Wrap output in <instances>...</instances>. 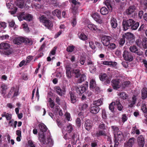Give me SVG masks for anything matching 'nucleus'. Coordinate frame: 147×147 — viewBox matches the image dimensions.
<instances>
[{"label":"nucleus","mask_w":147,"mask_h":147,"mask_svg":"<svg viewBox=\"0 0 147 147\" xmlns=\"http://www.w3.org/2000/svg\"><path fill=\"white\" fill-rule=\"evenodd\" d=\"M79 36L82 40H85L88 39L87 36L83 33H80V34H79Z\"/></svg>","instance_id":"obj_47"},{"label":"nucleus","mask_w":147,"mask_h":147,"mask_svg":"<svg viewBox=\"0 0 147 147\" xmlns=\"http://www.w3.org/2000/svg\"><path fill=\"white\" fill-rule=\"evenodd\" d=\"M144 11L142 10L139 11L138 13V16L140 19H142L144 15Z\"/></svg>","instance_id":"obj_57"},{"label":"nucleus","mask_w":147,"mask_h":147,"mask_svg":"<svg viewBox=\"0 0 147 147\" xmlns=\"http://www.w3.org/2000/svg\"><path fill=\"white\" fill-rule=\"evenodd\" d=\"M136 7L134 6H131L126 10V13L127 15L128 16H131L135 11Z\"/></svg>","instance_id":"obj_13"},{"label":"nucleus","mask_w":147,"mask_h":147,"mask_svg":"<svg viewBox=\"0 0 147 147\" xmlns=\"http://www.w3.org/2000/svg\"><path fill=\"white\" fill-rule=\"evenodd\" d=\"M141 110L144 113V116L145 114H147V108L146 105L144 104L142 105Z\"/></svg>","instance_id":"obj_46"},{"label":"nucleus","mask_w":147,"mask_h":147,"mask_svg":"<svg viewBox=\"0 0 147 147\" xmlns=\"http://www.w3.org/2000/svg\"><path fill=\"white\" fill-rule=\"evenodd\" d=\"M39 138L40 142L44 144H47V143L45 138V136L44 133L39 135Z\"/></svg>","instance_id":"obj_25"},{"label":"nucleus","mask_w":147,"mask_h":147,"mask_svg":"<svg viewBox=\"0 0 147 147\" xmlns=\"http://www.w3.org/2000/svg\"><path fill=\"white\" fill-rule=\"evenodd\" d=\"M129 49L130 51L132 53H135L138 51V49L136 46L134 45L130 47Z\"/></svg>","instance_id":"obj_45"},{"label":"nucleus","mask_w":147,"mask_h":147,"mask_svg":"<svg viewBox=\"0 0 147 147\" xmlns=\"http://www.w3.org/2000/svg\"><path fill=\"white\" fill-rule=\"evenodd\" d=\"M90 71L91 73H94L96 70V68L93 65H92L90 67Z\"/></svg>","instance_id":"obj_58"},{"label":"nucleus","mask_w":147,"mask_h":147,"mask_svg":"<svg viewBox=\"0 0 147 147\" xmlns=\"http://www.w3.org/2000/svg\"><path fill=\"white\" fill-rule=\"evenodd\" d=\"M50 14V13H48L47 16L42 15L40 16L39 18V20L41 23L47 29L51 30L53 26V22L51 20V16H50L49 15Z\"/></svg>","instance_id":"obj_1"},{"label":"nucleus","mask_w":147,"mask_h":147,"mask_svg":"<svg viewBox=\"0 0 147 147\" xmlns=\"http://www.w3.org/2000/svg\"><path fill=\"white\" fill-rule=\"evenodd\" d=\"M131 82L129 81H126L124 82L122 84L121 88L122 89H124L126 88L129 87Z\"/></svg>","instance_id":"obj_23"},{"label":"nucleus","mask_w":147,"mask_h":147,"mask_svg":"<svg viewBox=\"0 0 147 147\" xmlns=\"http://www.w3.org/2000/svg\"><path fill=\"white\" fill-rule=\"evenodd\" d=\"M92 17L97 22L100 24L102 23V20L99 15L98 13H94L92 15Z\"/></svg>","instance_id":"obj_17"},{"label":"nucleus","mask_w":147,"mask_h":147,"mask_svg":"<svg viewBox=\"0 0 147 147\" xmlns=\"http://www.w3.org/2000/svg\"><path fill=\"white\" fill-rule=\"evenodd\" d=\"M135 23V21L131 19L128 20L124 19L122 22L123 30L125 31L129 29L131 26Z\"/></svg>","instance_id":"obj_3"},{"label":"nucleus","mask_w":147,"mask_h":147,"mask_svg":"<svg viewBox=\"0 0 147 147\" xmlns=\"http://www.w3.org/2000/svg\"><path fill=\"white\" fill-rule=\"evenodd\" d=\"M71 72L72 73L74 74L75 77L76 78H79L81 75L80 70L78 69H73Z\"/></svg>","instance_id":"obj_22"},{"label":"nucleus","mask_w":147,"mask_h":147,"mask_svg":"<svg viewBox=\"0 0 147 147\" xmlns=\"http://www.w3.org/2000/svg\"><path fill=\"white\" fill-rule=\"evenodd\" d=\"M55 90L57 93L59 95L62 96L63 94L65 93V91L63 89H62L59 86H56L55 87Z\"/></svg>","instance_id":"obj_18"},{"label":"nucleus","mask_w":147,"mask_h":147,"mask_svg":"<svg viewBox=\"0 0 147 147\" xmlns=\"http://www.w3.org/2000/svg\"><path fill=\"white\" fill-rule=\"evenodd\" d=\"M1 116L2 117H5L7 121L10 120L12 118V115L11 114L7 113L6 112H3Z\"/></svg>","instance_id":"obj_20"},{"label":"nucleus","mask_w":147,"mask_h":147,"mask_svg":"<svg viewBox=\"0 0 147 147\" xmlns=\"http://www.w3.org/2000/svg\"><path fill=\"white\" fill-rule=\"evenodd\" d=\"M142 19L144 20V21L147 22V12L144 13Z\"/></svg>","instance_id":"obj_64"},{"label":"nucleus","mask_w":147,"mask_h":147,"mask_svg":"<svg viewBox=\"0 0 147 147\" xmlns=\"http://www.w3.org/2000/svg\"><path fill=\"white\" fill-rule=\"evenodd\" d=\"M100 80L105 85L110 83L111 80V78L107 75V74L104 73H101L99 76Z\"/></svg>","instance_id":"obj_4"},{"label":"nucleus","mask_w":147,"mask_h":147,"mask_svg":"<svg viewBox=\"0 0 147 147\" xmlns=\"http://www.w3.org/2000/svg\"><path fill=\"white\" fill-rule=\"evenodd\" d=\"M86 58L85 57L81 56L80 60V62L81 65H84L86 61Z\"/></svg>","instance_id":"obj_52"},{"label":"nucleus","mask_w":147,"mask_h":147,"mask_svg":"<svg viewBox=\"0 0 147 147\" xmlns=\"http://www.w3.org/2000/svg\"><path fill=\"white\" fill-rule=\"evenodd\" d=\"M142 46L144 49H146L147 48V38L144 37L142 38Z\"/></svg>","instance_id":"obj_36"},{"label":"nucleus","mask_w":147,"mask_h":147,"mask_svg":"<svg viewBox=\"0 0 147 147\" xmlns=\"http://www.w3.org/2000/svg\"><path fill=\"white\" fill-rule=\"evenodd\" d=\"M111 128L113 131L114 135L116 134L119 130V128L118 127L117 125H113L111 126Z\"/></svg>","instance_id":"obj_38"},{"label":"nucleus","mask_w":147,"mask_h":147,"mask_svg":"<svg viewBox=\"0 0 147 147\" xmlns=\"http://www.w3.org/2000/svg\"><path fill=\"white\" fill-rule=\"evenodd\" d=\"M111 0H106L104 2L109 10H111L112 9V7L111 5Z\"/></svg>","instance_id":"obj_42"},{"label":"nucleus","mask_w":147,"mask_h":147,"mask_svg":"<svg viewBox=\"0 0 147 147\" xmlns=\"http://www.w3.org/2000/svg\"><path fill=\"white\" fill-rule=\"evenodd\" d=\"M114 104V102H112L110 104L109 107V109L113 113L114 112L115 107H114V106L115 105Z\"/></svg>","instance_id":"obj_48"},{"label":"nucleus","mask_w":147,"mask_h":147,"mask_svg":"<svg viewBox=\"0 0 147 147\" xmlns=\"http://www.w3.org/2000/svg\"><path fill=\"white\" fill-rule=\"evenodd\" d=\"M137 141L140 147H144L145 143V139L142 135H140L138 137Z\"/></svg>","instance_id":"obj_12"},{"label":"nucleus","mask_w":147,"mask_h":147,"mask_svg":"<svg viewBox=\"0 0 147 147\" xmlns=\"http://www.w3.org/2000/svg\"><path fill=\"white\" fill-rule=\"evenodd\" d=\"M123 56L124 59L129 62H131L134 59L133 54L130 51H124L123 53Z\"/></svg>","instance_id":"obj_5"},{"label":"nucleus","mask_w":147,"mask_h":147,"mask_svg":"<svg viewBox=\"0 0 147 147\" xmlns=\"http://www.w3.org/2000/svg\"><path fill=\"white\" fill-rule=\"evenodd\" d=\"M102 104V100L100 98L97 100L93 101L92 105L95 106L99 107Z\"/></svg>","instance_id":"obj_33"},{"label":"nucleus","mask_w":147,"mask_h":147,"mask_svg":"<svg viewBox=\"0 0 147 147\" xmlns=\"http://www.w3.org/2000/svg\"><path fill=\"white\" fill-rule=\"evenodd\" d=\"M107 125L102 122L98 126V128L101 130L105 131L107 130Z\"/></svg>","instance_id":"obj_40"},{"label":"nucleus","mask_w":147,"mask_h":147,"mask_svg":"<svg viewBox=\"0 0 147 147\" xmlns=\"http://www.w3.org/2000/svg\"><path fill=\"white\" fill-rule=\"evenodd\" d=\"M33 16L31 15L28 13L23 17L24 20L28 21L29 22L32 20Z\"/></svg>","instance_id":"obj_32"},{"label":"nucleus","mask_w":147,"mask_h":147,"mask_svg":"<svg viewBox=\"0 0 147 147\" xmlns=\"http://www.w3.org/2000/svg\"><path fill=\"white\" fill-rule=\"evenodd\" d=\"M69 94L71 102L72 103H74L77 100V97L74 92L70 91L69 92Z\"/></svg>","instance_id":"obj_11"},{"label":"nucleus","mask_w":147,"mask_h":147,"mask_svg":"<svg viewBox=\"0 0 147 147\" xmlns=\"http://www.w3.org/2000/svg\"><path fill=\"white\" fill-rule=\"evenodd\" d=\"M142 41L140 38L137 39L136 41V43L137 46L140 47H142Z\"/></svg>","instance_id":"obj_53"},{"label":"nucleus","mask_w":147,"mask_h":147,"mask_svg":"<svg viewBox=\"0 0 147 147\" xmlns=\"http://www.w3.org/2000/svg\"><path fill=\"white\" fill-rule=\"evenodd\" d=\"M90 89L93 91L99 92L100 91L99 88L96 86L95 81L92 79L90 81Z\"/></svg>","instance_id":"obj_9"},{"label":"nucleus","mask_w":147,"mask_h":147,"mask_svg":"<svg viewBox=\"0 0 147 147\" xmlns=\"http://www.w3.org/2000/svg\"><path fill=\"white\" fill-rule=\"evenodd\" d=\"M124 36V34H123L122 38H121L119 41V44L121 46H123L125 43V38Z\"/></svg>","instance_id":"obj_44"},{"label":"nucleus","mask_w":147,"mask_h":147,"mask_svg":"<svg viewBox=\"0 0 147 147\" xmlns=\"http://www.w3.org/2000/svg\"><path fill=\"white\" fill-rule=\"evenodd\" d=\"M112 39V38L111 36L105 35L101 38V42L104 46L108 47L109 46Z\"/></svg>","instance_id":"obj_8"},{"label":"nucleus","mask_w":147,"mask_h":147,"mask_svg":"<svg viewBox=\"0 0 147 147\" xmlns=\"http://www.w3.org/2000/svg\"><path fill=\"white\" fill-rule=\"evenodd\" d=\"M80 78L78 80V82L79 83H81L85 81L86 78V75L85 74H81Z\"/></svg>","instance_id":"obj_29"},{"label":"nucleus","mask_w":147,"mask_h":147,"mask_svg":"<svg viewBox=\"0 0 147 147\" xmlns=\"http://www.w3.org/2000/svg\"><path fill=\"white\" fill-rule=\"evenodd\" d=\"M114 137V140L117 141H121L122 140V139L123 137V135H119L118 136H115Z\"/></svg>","instance_id":"obj_51"},{"label":"nucleus","mask_w":147,"mask_h":147,"mask_svg":"<svg viewBox=\"0 0 147 147\" xmlns=\"http://www.w3.org/2000/svg\"><path fill=\"white\" fill-rule=\"evenodd\" d=\"M87 104L84 103L79 105V108L81 110H83L86 109L88 107Z\"/></svg>","instance_id":"obj_50"},{"label":"nucleus","mask_w":147,"mask_h":147,"mask_svg":"<svg viewBox=\"0 0 147 147\" xmlns=\"http://www.w3.org/2000/svg\"><path fill=\"white\" fill-rule=\"evenodd\" d=\"M129 104L128 105V107L129 108H131L133 107L134 105L136 103V102H134V101H130L129 102Z\"/></svg>","instance_id":"obj_62"},{"label":"nucleus","mask_w":147,"mask_h":147,"mask_svg":"<svg viewBox=\"0 0 147 147\" xmlns=\"http://www.w3.org/2000/svg\"><path fill=\"white\" fill-rule=\"evenodd\" d=\"M120 80L119 79L117 78L114 79L111 81V83L113 88L114 89L117 90L119 88L121 87Z\"/></svg>","instance_id":"obj_10"},{"label":"nucleus","mask_w":147,"mask_h":147,"mask_svg":"<svg viewBox=\"0 0 147 147\" xmlns=\"http://www.w3.org/2000/svg\"><path fill=\"white\" fill-rule=\"evenodd\" d=\"M38 126L41 131L45 132L47 130V128L44 123H40L38 125Z\"/></svg>","instance_id":"obj_24"},{"label":"nucleus","mask_w":147,"mask_h":147,"mask_svg":"<svg viewBox=\"0 0 147 147\" xmlns=\"http://www.w3.org/2000/svg\"><path fill=\"white\" fill-rule=\"evenodd\" d=\"M15 90V88L14 87H13L11 88V89L10 90V91L9 92L7 96V98H10L12 94V92H13Z\"/></svg>","instance_id":"obj_60"},{"label":"nucleus","mask_w":147,"mask_h":147,"mask_svg":"<svg viewBox=\"0 0 147 147\" xmlns=\"http://www.w3.org/2000/svg\"><path fill=\"white\" fill-rule=\"evenodd\" d=\"M135 53L137 55L139 56H141L143 54V52L141 51H140V50L138 51H138H137Z\"/></svg>","instance_id":"obj_63"},{"label":"nucleus","mask_w":147,"mask_h":147,"mask_svg":"<svg viewBox=\"0 0 147 147\" xmlns=\"http://www.w3.org/2000/svg\"><path fill=\"white\" fill-rule=\"evenodd\" d=\"M139 24H140L139 22H135V23L131 26L129 29H131L132 30H136L137 29Z\"/></svg>","instance_id":"obj_41"},{"label":"nucleus","mask_w":147,"mask_h":147,"mask_svg":"<svg viewBox=\"0 0 147 147\" xmlns=\"http://www.w3.org/2000/svg\"><path fill=\"white\" fill-rule=\"evenodd\" d=\"M51 3L54 6L57 7L59 5V2L57 0H52L51 1Z\"/></svg>","instance_id":"obj_56"},{"label":"nucleus","mask_w":147,"mask_h":147,"mask_svg":"<svg viewBox=\"0 0 147 147\" xmlns=\"http://www.w3.org/2000/svg\"><path fill=\"white\" fill-rule=\"evenodd\" d=\"M22 37H18L15 38L14 40V42L15 44L18 45L20 44L22 42Z\"/></svg>","instance_id":"obj_39"},{"label":"nucleus","mask_w":147,"mask_h":147,"mask_svg":"<svg viewBox=\"0 0 147 147\" xmlns=\"http://www.w3.org/2000/svg\"><path fill=\"white\" fill-rule=\"evenodd\" d=\"M135 138H131L129 140L126 144H125L124 147H132L134 143Z\"/></svg>","instance_id":"obj_16"},{"label":"nucleus","mask_w":147,"mask_h":147,"mask_svg":"<svg viewBox=\"0 0 147 147\" xmlns=\"http://www.w3.org/2000/svg\"><path fill=\"white\" fill-rule=\"evenodd\" d=\"M111 24L112 28L115 29L117 27L118 24L116 19L112 17L111 19Z\"/></svg>","instance_id":"obj_19"},{"label":"nucleus","mask_w":147,"mask_h":147,"mask_svg":"<svg viewBox=\"0 0 147 147\" xmlns=\"http://www.w3.org/2000/svg\"><path fill=\"white\" fill-rule=\"evenodd\" d=\"M50 102V106L51 108H53L55 105L54 102L52 100L51 98H50L49 100Z\"/></svg>","instance_id":"obj_59"},{"label":"nucleus","mask_w":147,"mask_h":147,"mask_svg":"<svg viewBox=\"0 0 147 147\" xmlns=\"http://www.w3.org/2000/svg\"><path fill=\"white\" fill-rule=\"evenodd\" d=\"M88 86V83L86 82L84 84L81 86L76 87V90L77 92L79 94H82L84 93L87 89Z\"/></svg>","instance_id":"obj_6"},{"label":"nucleus","mask_w":147,"mask_h":147,"mask_svg":"<svg viewBox=\"0 0 147 147\" xmlns=\"http://www.w3.org/2000/svg\"><path fill=\"white\" fill-rule=\"evenodd\" d=\"M100 12L101 14L105 15L108 13L109 11L106 7H104L100 9Z\"/></svg>","instance_id":"obj_31"},{"label":"nucleus","mask_w":147,"mask_h":147,"mask_svg":"<svg viewBox=\"0 0 147 147\" xmlns=\"http://www.w3.org/2000/svg\"><path fill=\"white\" fill-rule=\"evenodd\" d=\"M75 47L74 45L68 46L66 48V51L68 52H72L74 50Z\"/></svg>","instance_id":"obj_49"},{"label":"nucleus","mask_w":147,"mask_h":147,"mask_svg":"<svg viewBox=\"0 0 147 147\" xmlns=\"http://www.w3.org/2000/svg\"><path fill=\"white\" fill-rule=\"evenodd\" d=\"M102 117L103 119H106L107 118V116L106 114L105 110V109L102 110Z\"/></svg>","instance_id":"obj_55"},{"label":"nucleus","mask_w":147,"mask_h":147,"mask_svg":"<svg viewBox=\"0 0 147 147\" xmlns=\"http://www.w3.org/2000/svg\"><path fill=\"white\" fill-rule=\"evenodd\" d=\"M118 95L123 100L126 99L128 97L127 94L124 92L120 93L118 94Z\"/></svg>","instance_id":"obj_34"},{"label":"nucleus","mask_w":147,"mask_h":147,"mask_svg":"<svg viewBox=\"0 0 147 147\" xmlns=\"http://www.w3.org/2000/svg\"><path fill=\"white\" fill-rule=\"evenodd\" d=\"M103 64L107 65H111L112 67H115L117 64L116 62H113L112 61H104L103 62Z\"/></svg>","instance_id":"obj_28"},{"label":"nucleus","mask_w":147,"mask_h":147,"mask_svg":"<svg viewBox=\"0 0 147 147\" xmlns=\"http://www.w3.org/2000/svg\"><path fill=\"white\" fill-rule=\"evenodd\" d=\"M142 98L144 100L147 97V88H144L141 90Z\"/></svg>","instance_id":"obj_21"},{"label":"nucleus","mask_w":147,"mask_h":147,"mask_svg":"<svg viewBox=\"0 0 147 147\" xmlns=\"http://www.w3.org/2000/svg\"><path fill=\"white\" fill-rule=\"evenodd\" d=\"M87 27L89 29L92 30L96 31L98 30L97 26L92 24H88Z\"/></svg>","instance_id":"obj_37"},{"label":"nucleus","mask_w":147,"mask_h":147,"mask_svg":"<svg viewBox=\"0 0 147 147\" xmlns=\"http://www.w3.org/2000/svg\"><path fill=\"white\" fill-rule=\"evenodd\" d=\"M109 45V48L111 49H113L116 48V45L114 43H110Z\"/></svg>","instance_id":"obj_61"},{"label":"nucleus","mask_w":147,"mask_h":147,"mask_svg":"<svg viewBox=\"0 0 147 147\" xmlns=\"http://www.w3.org/2000/svg\"><path fill=\"white\" fill-rule=\"evenodd\" d=\"M100 108L99 107L95 106L92 105L90 108V112L94 114H97L99 111Z\"/></svg>","instance_id":"obj_15"},{"label":"nucleus","mask_w":147,"mask_h":147,"mask_svg":"<svg viewBox=\"0 0 147 147\" xmlns=\"http://www.w3.org/2000/svg\"><path fill=\"white\" fill-rule=\"evenodd\" d=\"M16 5L19 8H23L24 5V0H17L16 2Z\"/></svg>","instance_id":"obj_27"},{"label":"nucleus","mask_w":147,"mask_h":147,"mask_svg":"<svg viewBox=\"0 0 147 147\" xmlns=\"http://www.w3.org/2000/svg\"><path fill=\"white\" fill-rule=\"evenodd\" d=\"M92 123L90 120L88 119L85 121L84 127L86 130L88 131L90 130L92 128Z\"/></svg>","instance_id":"obj_14"},{"label":"nucleus","mask_w":147,"mask_h":147,"mask_svg":"<svg viewBox=\"0 0 147 147\" xmlns=\"http://www.w3.org/2000/svg\"><path fill=\"white\" fill-rule=\"evenodd\" d=\"M95 135L97 137H99L101 136H106L107 134L105 131L100 130L97 131Z\"/></svg>","instance_id":"obj_26"},{"label":"nucleus","mask_w":147,"mask_h":147,"mask_svg":"<svg viewBox=\"0 0 147 147\" xmlns=\"http://www.w3.org/2000/svg\"><path fill=\"white\" fill-rule=\"evenodd\" d=\"M124 34L127 42H129L130 44H132L134 42L135 36L134 34L129 32L125 33Z\"/></svg>","instance_id":"obj_7"},{"label":"nucleus","mask_w":147,"mask_h":147,"mask_svg":"<svg viewBox=\"0 0 147 147\" xmlns=\"http://www.w3.org/2000/svg\"><path fill=\"white\" fill-rule=\"evenodd\" d=\"M73 128L71 124H68L67 126V130L69 133H71L73 130Z\"/></svg>","instance_id":"obj_43"},{"label":"nucleus","mask_w":147,"mask_h":147,"mask_svg":"<svg viewBox=\"0 0 147 147\" xmlns=\"http://www.w3.org/2000/svg\"><path fill=\"white\" fill-rule=\"evenodd\" d=\"M52 13L53 15L57 16L59 18L61 17V12L58 9H55L53 11Z\"/></svg>","instance_id":"obj_35"},{"label":"nucleus","mask_w":147,"mask_h":147,"mask_svg":"<svg viewBox=\"0 0 147 147\" xmlns=\"http://www.w3.org/2000/svg\"><path fill=\"white\" fill-rule=\"evenodd\" d=\"M10 46V45L7 43L3 42L0 44V49L5 50L3 51V54L8 55L12 53V50L11 49H9Z\"/></svg>","instance_id":"obj_2"},{"label":"nucleus","mask_w":147,"mask_h":147,"mask_svg":"<svg viewBox=\"0 0 147 147\" xmlns=\"http://www.w3.org/2000/svg\"><path fill=\"white\" fill-rule=\"evenodd\" d=\"M22 39L23 40H22V42H24L26 44H30V45L32 44L33 42L31 39L27 38H24L23 37H22Z\"/></svg>","instance_id":"obj_30"},{"label":"nucleus","mask_w":147,"mask_h":147,"mask_svg":"<svg viewBox=\"0 0 147 147\" xmlns=\"http://www.w3.org/2000/svg\"><path fill=\"white\" fill-rule=\"evenodd\" d=\"M76 124L77 126L79 128L81 125V120L80 118H77L76 120Z\"/></svg>","instance_id":"obj_54"}]
</instances>
